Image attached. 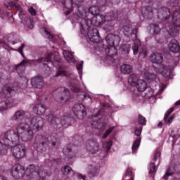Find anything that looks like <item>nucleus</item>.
Segmentation results:
<instances>
[{
	"label": "nucleus",
	"instance_id": "f257e3e1",
	"mask_svg": "<svg viewBox=\"0 0 180 180\" xmlns=\"http://www.w3.org/2000/svg\"><path fill=\"white\" fill-rule=\"evenodd\" d=\"M30 123L27 129V124L19 123L14 129H8L6 131L0 141V155L8 154V150L11 148L13 157L17 159L23 158L26 154V146L20 144V141L27 143L33 139L34 131H39L43 129V120L41 118H34L32 121L27 120Z\"/></svg>",
	"mask_w": 180,
	"mask_h": 180
},
{
	"label": "nucleus",
	"instance_id": "f03ea898",
	"mask_svg": "<svg viewBox=\"0 0 180 180\" xmlns=\"http://www.w3.org/2000/svg\"><path fill=\"white\" fill-rule=\"evenodd\" d=\"M86 13H88L84 6H79L77 7V15L79 18L77 20L80 26V33L83 34L84 37L87 36L88 39L92 43H99L101 36H99L98 29L90 27L89 25L96 27L103 26L105 22L117 19L119 16L117 11L108 13L105 15L97 14V15H94L92 19L86 18Z\"/></svg>",
	"mask_w": 180,
	"mask_h": 180
},
{
	"label": "nucleus",
	"instance_id": "7ed1b4c3",
	"mask_svg": "<svg viewBox=\"0 0 180 180\" xmlns=\"http://www.w3.org/2000/svg\"><path fill=\"white\" fill-rule=\"evenodd\" d=\"M171 13L169 8L167 7H162L157 11V16L161 20H166L165 28L171 36L179 35L180 27V11L178 8L173 13V17L171 18Z\"/></svg>",
	"mask_w": 180,
	"mask_h": 180
},
{
	"label": "nucleus",
	"instance_id": "20e7f679",
	"mask_svg": "<svg viewBox=\"0 0 180 180\" xmlns=\"http://www.w3.org/2000/svg\"><path fill=\"white\" fill-rule=\"evenodd\" d=\"M46 120L50 123L56 130L58 129H61V127H64L67 129L68 126L71 125V117L70 116H63L60 119L57 117L56 115L50 112L46 116Z\"/></svg>",
	"mask_w": 180,
	"mask_h": 180
},
{
	"label": "nucleus",
	"instance_id": "39448f33",
	"mask_svg": "<svg viewBox=\"0 0 180 180\" xmlns=\"http://www.w3.org/2000/svg\"><path fill=\"white\" fill-rule=\"evenodd\" d=\"M34 144L49 147V148H57L60 144V141L55 136L37 135L35 138Z\"/></svg>",
	"mask_w": 180,
	"mask_h": 180
},
{
	"label": "nucleus",
	"instance_id": "423d86ee",
	"mask_svg": "<svg viewBox=\"0 0 180 180\" xmlns=\"http://www.w3.org/2000/svg\"><path fill=\"white\" fill-rule=\"evenodd\" d=\"M39 166L30 165L27 167V169L25 170V174L27 176H29V178H30V179L34 180H44L46 176H50V172L46 171L39 172Z\"/></svg>",
	"mask_w": 180,
	"mask_h": 180
},
{
	"label": "nucleus",
	"instance_id": "0eeeda50",
	"mask_svg": "<svg viewBox=\"0 0 180 180\" xmlns=\"http://www.w3.org/2000/svg\"><path fill=\"white\" fill-rule=\"evenodd\" d=\"M145 78L147 79V81H149V84H150V88L154 92H155L156 95H161L162 92H164V89L167 88L165 84L158 86V82L160 81V79L157 77L155 74L146 72Z\"/></svg>",
	"mask_w": 180,
	"mask_h": 180
},
{
	"label": "nucleus",
	"instance_id": "6e6552de",
	"mask_svg": "<svg viewBox=\"0 0 180 180\" xmlns=\"http://www.w3.org/2000/svg\"><path fill=\"white\" fill-rule=\"evenodd\" d=\"M53 98L59 103H65L71 99V94L65 87H59L53 91Z\"/></svg>",
	"mask_w": 180,
	"mask_h": 180
},
{
	"label": "nucleus",
	"instance_id": "1a4fd4ad",
	"mask_svg": "<svg viewBox=\"0 0 180 180\" xmlns=\"http://www.w3.org/2000/svg\"><path fill=\"white\" fill-rule=\"evenodd\" d=\"M39 118L42 120V127L44 126V120L41 117L39 116H35L32 118H29L26 117V112L23 110H19L16 111L13 117V120L15 122H22V120H24V122H20V123H25V124H27L28 127H27V130H29V128H30V122H32L33 119ZM29 120V122H27Z\"/></svg>",
	"mask_w": 180,
	"mask_h": 180
},
{
	"label": "nucleus",
	"instance_id": "9d476101",
	"mask_svg": "<svg viewBox=\"0 0 180 180\" xmlns=\"http://www.w3.org/2000/svg\"><path fill=\"white\" fill-rule=\"evenodd\" d=\"M25 174H26L25 167L20 164H15L14 166H13L11 169V175L14 179H20V178H23V176H25Z\"/></svg>",
	"mask_w": 180,
	"mask_h": 180
},
{
	"label": "nucleus",
	"instance_id": "9b49d317",
	"mask_svg": "<svg viewBox=\"0 0 180 180\" xmlns=\"http://www.w3.org/2000/svg\"><path fill=\"white\" fill-rule=\"evenodd\" d=\"M132 50L134 56L139 54V57H141V58L147 57V47L146 46H140V41L133 44Z\"/></svg>",
	"mask_w": 180,
	"mask_h": 180
},
{
	"label": "nucleus",
	"instance_id": "f8f14e48",
	"mask_svg": "<svg viewBox=\"0 0 180 180\" xmlns=\"http://www.w3.org/2000/svg\"><path fill=\"white\" fill-rule=\"evenodd\" d=\"M4 5L5 6H6L7 9H12V8H16L17 11H20V13L18 14L20 19H21V20H27V16L25 14H23V12H22V7L20 6V5L10 1V0H6L4 2Z\"/></svg>",
	"mask_w": 180,
	"mask_h": 180
},
{
	"label": "nucleus",
	"instance_id": "ddd939ff",
	"mask_svg": "<svg viewBox=\"0 0 180 180\" xmlns=\"http://www.w3.org/2000/svg\"><path fill=\"white\" fill-rule=\"evenodd\" d=\"M73 113L77 119H84L86 116L85 107L82 104H76L72 108Z\"/></svg>",
	"mask_w": 180,
	"mask_h": 180
},
{
	"label": "nucleus",
	"instance_id": "4468645a",
	"mask_svg": "<svg viewBox=\"0 0 180 180\" xmlns=\"http://www.w3.org/2000/svg\"><path fill=\"white\" fill-rule=\"evenodd\" d=\"M117 45H108L107 48L105 49V53L110 57L108 58V61L110 65H115V59L112 58L113 56H116L117 54V49H116Z\"/></svg>",
	"mask_w": 180,
	"mask_h": 180
},
{
	"label": "nucleus",
	"instance_id": "2eb2a0df",
	"mask_svg": "<svg viewBox=\"0 0 180 180\" xmlns=\"http://www.w3.org/2000/svg\"><path fill=\"white\" fill-rule=\"evenodd\" d=\"M16 91H18V87H11L8 85H6L1 89L0 95H1L3 98H11V96H12V95H13Z\"/></svg>",
	"mask_w": 180,
	"mask_h": 180
},
{
	"label": "nucleus",
	"instance_id": "dca6fc26",
	"mask_svg": "<svg viewBox=\"0 0 180 180\" xmlns=\"http://www.w3.org/2000/svg\"><path fill=\"white\" fill-rule=\"evenodd\" d=\"M59 58L57 53H49L46 58H39V63H44V65L51 64L53 65V61H58Z\"/></svg>",
	"mask_w": 180,
	"mask_h": 180
},
{
	"label": "nucleus",
	"instance_id": "f3484780",
	"mask_svg": "<svg viewBox=\"0 0 180 180\" xmlns=\"http://www.w3.org/2000/svg\"><path fill=\"white\" fill-rule=\"evenodd\" d=\"M83 1L84 0H65V1L63 3V10H67L65 14L70 15V13H71L73 4H75V5H79V4Z\"/></svg>",
	"mask_w": 180,
	"mask_h": 180
},
{
	"label": "nucleus",
	"instance_id": "a211bd4d",
	"mask_svg": "<svg viewBox=\"0 0 180 180\" xmlns=\"http://www.w3.org/2000/svg\"><path fill=\"white\" fill-rule=\"evenodd\" d=\"M86 148L91 154H96L99 151V144L95 141H89L86 144Z\"/></svg>",
	"mask_w": 180,
	"mask_h": 180
},
{
	"label": "nucleus",
	"instance_id": "6ab92c4d",
	"mask_svg": "<svg viewBox=\"0 0 180 180\" xmlns=\"http://www.w3.org/2000/svg\"><path fill=\"white\" fill-rule=\"evenodd\" d=\"M108 46H119L120 43V37L113 34H109L105 38Z\"/></svg>",
	"mask_w": 180,
	"mask_h": 180
},
{
	"label": "nucleus",
	"instance_id": "aec40b11",
	"mask_svg": "<svg viewBox=\"0 0 180 180\" xmlns=\"http://www.w3.org/2000/svg\"><path fill=\"white\" fill-rule=\"evenodd\" d=\"M18 105V102L16 100H8L6 99L0 103V110L4 112V110H7L9 108H13V106H16Z\"/></svg>",
	"mask_w": 180,
	"mask_h": 180
},
{
	"label": "nucleus",
	"instance_id": "412c9836",
	"mask_svg": "<svg viewBox=\"0 0 180 180\" xmlns=\"http://www.w3.org/2000/svg\"><path fill=\"white\" fill-rule=\"evenodd\" d=\"M154 12H157V10H153V8L150 6H145L141 8L142 16L144 19H153Z\"/></svg>",
	"mask_w": 180,
	"mask_h": 180
},
{
	"label": "nucleus",
	"instance_id": "4be33fe9",
	"mask_svg": "<svg viewBox=\"0 0 180 180\" xmlns=\"http://www.w3.org/2000/svg\"><path fill=\"white\" fill-rule=\"evenodd\" d=\"M150 60L153 64H157V65H161L162 61H164V57L162 54L158 52L152 53L150 56Z\"/></svg>",
	"mask_w": 180,
	"mask_h": 180
},
{
	"label": "nucleus",
	"instance_id": "5701e85b",
	"mask_svg": "<svg viewBox=\"0 0 180 180\" xmlns=\"http://www.w3.org/2000/svg\"><path fill=\"white\" fill-rule=\"evenodd\" d=\"M31 84L34 88L41 89L44 86V79L41 76H36L31 79Z\"/></svg>",
	"mask_w": 180,
	"mask_h": 180
},
{
	"label": "nucleus",
	"instance_id": "b1692460",
	"mask_svg": "<svg viewBox=\"0 0 180 180\" xmlns=\"http://www.w3.org/2000/svg\"><path fill=\"white\" fill-rule=\"evenodd\" d=\"M175 66L171 67L169 65H160L158 71L163 75V77H165V78H168V77L171 75V72H172Z\"/></svg>",
	"mask_w": 180,
	"mask_h": 180
},
{
	"label": "nucleus",
	"instance_id": "393cba45",
	"mask_svg": "<svg viewBox=\"0 0 180 180\" xmlns=\"http://www.w3.org/2000/svg\"><path fill=\"white\" fill-rule=\"evenodd\" d=\"M93 129H98V130H103L105 127V120L103 118H95L91 123Z\"/></svg>",
	"mask_w": 180,
	"mask_h": 180
},
{
	"label": "nucleus",
	"instance_id": "a878e982",
	"mask_svg": "<svg viewBox=\"0 0 180 180\" xmlns=\"http://www.w3.org/2000/svg\"><path fill=\"white\" fill-rule=\"evenodd\" d=\"M169 49L172 53H179V42H178L176 39H172L170 43L169 44Z\"/></svg>",
	"mask_w": 180,
	"mask_h": 180
},
{
	"label": "nucleus",
	"instance_id": "bb28decb",
	"mask_svg": "<svg viewBox=\"0 0 180 180\" xmlns=\"http://www.w3.org/2000/svg\"><path fill=\"white\" fill-rule=\"evenodd\" d=\"M29 63L28 60H23L20 64L17 65L15 67V70L20 78H22V72H25V70H26V64Z\"/></svg>",
	"mask_w": 180,
	"mask_h": 180
},
{
	"label": "nucleus",
	"instance_id": "cd10ccee",
	"mask_svg": "<svg viewBox=\"0 0 180 180\" xmlns=\"http://www.w3.org/2000/svg\"><path fill=\"white\" fill-rule=\"evenodd\" d=\"M33 110L37 115H44L46 113V110H47V107L42 103L37 104Z\"/></svg>",
	"mask_w": 180,
	"mask_h": 180
},
{
	"label": "nucleus",
	"instance_id": "c85d7f7f",
	"mask_svg": "<svg viewBox=\"0 0 180 180\" xmlns=\"http://www.w3.org/2000/svg\"><path fill=\"white\" fill-rule=\"evenodd\" d=\"M172 112H174V108H170L169 110L167 111V112L165 114L164 117V120L166 123H167L168 126H170L171 123H172V120L175 119V115H172V116H170ZM168 117L169 118L168 119Z\"/></svg>",
	"mask_w": 180,
	"mask_h": 180
},
{
	"label": "nucleus",
	"instance_id": "c756f323",
	"mask_svg": "<svg viewBox=\"0 0 180 180\" xmlns=\"http://www.w3.org/2000/svg\"><path fill=\"white\" fill-rule=\"evenodd\" d=\"M120 70L122 74H124L125 75H129L133 71V66L129 64L124 63L120 67Z\"/></svg>",
	"mask_w": 180,
	"mask_h": 180
},
{
	"label": "nucleus",
	"instance_id": "7c9ffc66",
	"mask_svg": "<svg viewBox=\"0 0 180 180\" xmlns=\"http://www.w3.org/2000/svg\"><path fill=\"white\" fill-rule=\"evenodd\" d=\"M135 86L139 92H144L147 89V82L143 79H139Z\"/></svg>",
	"mask_w": 180,
	"mask_h": 180
},
{
	"label": "nucleus",
	"instance_id": "2f4dec72",
	"mask_svg": "<svg viewBox=\"0 0 180 180\" xmlns=\"http://www.w3.org/2000/svg\"><path fill=\"white\" fill-rule=\"evenodd\" d=\"M85 9L86 10V18H88V15H89V13H91V15H93V16H96L97 15H99V7H98L97 6H91L89 8V9H88V8L85 7Z\"/></svg>",
	"mask_w": 180,
	"mask_h": 180
},
{
	"label": "nucleus",
	"instance_id": "473e14b6",
	"mask_svg": "<svg viewBox=\"0 0 180 180\" xmlns=\"http://www.w3.org/2000/svg\"><path fill=\"white\" fill-rule=\"evenodd\" d=\"M123 30L124 34H125V36H127L128 37L130 36H134V37H137V34H136L137 33V31L133 30V28L125 25L123 27Z\"/></svg>",
	"mask_w": 180,
	"mask_h": 180
},
{
	"label": "nucleus",
	"instance_id": "72a5a7b5",
	"mask_svg": "<svg viewBox=\"0 0 180 180\" xmlns=\"http://www.w3.org/2000/svg\"><path fill=\"white\" fill-rule=\"evenodd\" d=\"M139 81H140V79H139V77H137L136 74H131L128 77V84H129L131 86H136Z\"/></svg>",
	"mask_w": 180,
	"mask_h": 180
},
{
	"label": "nucleus",
	"instance_id": "f704fd0d",
	"mask_svg": "<svg viewBox=\"0 0 180 180\" xmlns=\"http://www.w3.org/2000/svg\"><path fill=\"white\" fill-rule=\"evenodd\" d=\"M63 54L65 60H67L68 63H74L75 61H76L75 58H74V55L72 54V53L65 50L63 51Z\"/></svg>",
	"mask_w": 180,
	"mask_h": 180
},
{
	"label": "nucleus",
	"instance_id": "c9c22d12",
	"mask_svg": "<svg viewBox=\"0 0 180 180\" xmlns=\"http://www.w3.org/2000/svg\"><path fill=\"white\" fill-rule=\"evenodd\" d=\"M116 20V18L113 19L112 20L107 21L103 27L105 32H112V30L115 29V22H113V20Z\"/></svg>",
	"mask_w": 180,
	"mask_h": 180
},
{
	"label": "nucleus",
	"instance_id": "e433bc0d",
	"mask_svg": "<svg viewBox=\"0 0 180 180\" xmlns=\"http://www.w3.org/2000/svg\"><path fill=\"white\" fill-rule=\"evenodd\" d=\"M140 143H141V138H137L134 141L131 147L133 154H136V153H137V150H139V147H140Z\"/></svg>",
	"mask_w": 180,
	"mask_h": 180
},
{
	"label": "nucleus",
	"instance_id": "4c0bfd02",
	"mask_svg": "<svg viewBox=\"0 0 180 180\" xmlns=\"http://www.w3.org/2000/svg\"><path fill=\"white\" fill-rule=\"evenodd\" d=\"M41 32H44V37L46 39H49V40H52L53 43H56V39H54V35L50 34L47 30L44 27L41 29Z\"/></svg>",
	"mask_w": 180,
	"mask_h": 180
},
{
	"label": "nucleus",
	"instance_id": "58836bf2",
	"mask_svg": "<svg viewBox=\"0 0 180 180\" xmlns=\"http://www.w3.org/2000/svg\"><path fill=\"white\" fill-rule=\"evenodd\" d=\"M150 32L153 34H158V33L161 32V28H160V25L157 24H152L150 25Z\"/></svg>",
	"mask_w": 180,
	"mask_h": 180
},
{
	"label": "nucleus",
	"instance_id": "ea45409f",
	"mask_svg": "<svg viewBox=\"0 0 180 180\" xmlns=\"http://www.w3.org/2000/svg\"><path fill=\"white\" fill-rule=\"evenodd\" d=\"M120 51H122L123 54H129L130 52V44H125L120 47Z\"/></svg>",
	"mask_w": 180,
	"mask_h": 180
},
{
	"label": "nucleus",
	"instance_id": "a19ab883",
	"mask_svg": "<svg viewBox=\"0 0 180 180\" xmlns=\"http://www.w3.org/2000/svg\"><path fill=\"white\" fill-rule=\"evenodd\" d=\"M89 176L90 178H94V176H95V174H96V172H98V167L93 166V165H89Z\"/></svg>",
	"mask_w": 180,
	"mask_h": 180
},
{
	"label": "nucleus",
	"instance_id": "79ce46f5",
	"mask_svg": "<svg viewBox=\"0 0 180 180\" xmlns=\"http://www.w3.org/2000/svg\"><path fill=\"white\" fill-rule=\"evenodd\" d=\"M72 150L70 146H65L63 150V154L68 156V158H74V157L71 156Z\"/></svg>",
	"mask_w": 180,
	"mask_h": 180
},
{
	"label": "nucleus",
	"instance_id": "37998d69",
	"mask_svg": "<svg viewBox=\"0 0 180 180\" xmlns=\"http://www.w3.org/2000/svg\"><path fill=\"white\" fill-rule=\"evenodd\" d=\"M138 123L141 126H146L147 124V120L141 115H139L138 116Z\"/></svg>",
	"mask_w": 180,
	"mask_h": 180
},
{
	"label": "nucleus",
	"instance_id": "c03bdc74",
	"mask_svg": "<svg viewBox=\"0 0 180 180\" xmlns=\"http://www.w3.org/2000/svg\"><path fill=\"white\" fill-rule=\"evenodd\" d=\"M112 144L113 143L112 141H108L103 144V147L105 150L106 153H109V150H110Z\"/></svg>",
	"mask_w": 180,
	"mask_h": 180
},
{
	"label": "nucleus",
	"instance_id": "a18cd8bd",
	"mask_svg": "<svg viewBox=\"0 0 180 180\" xmlns=\"http://www.w3.org/2000/svg\"><path fill=\"white\" fill-rule=\"evenodd\" d=\"M62 172L65 175H67L70 174V172H74V171L70 166H65L63 168H62Z\"/></svg>",
	"mask_w": 180,
	"mask_h": 180
},
{
	"label": "nucleus",
	"instance_id": "49530a36",
	"mask_svg": "<svg viewBox=\"0 0 180 180\" xmlns=\"http://www.w3.org/2000/svg\"><path fill=\"white\" fill-rule=\"evenodd\" d=\"M25 46H26V44L23 43L18 49H14V51H18L25 58V54H23V49H25Z\"/></svg>",
	"mask_w": 180,
	"mask_h": 180
},
{
	"label": "nucleus",
	"instance_id": "de8ad7c7",
	"mask_svg": "<svg viewBox=\"0 0 180 180\" xmlns=\"http://www.w3.org/2000/svg\"><path fill=\"white\" fill-rule=\"evenodd\" d=\"M22 41V39H20V37L18 35L15 34L14 35V39L11 41V44H18V43H20Z\"/></svg>",
	"mask_w": 180,
	"mask_h": 180
},
{
	"label": "nucleus",
	"instance_id": "09e8293b",
	"mask_svg": "<svg viewBox=\"0 0 180 180\" xmlns=\"http://www.w3.org/2000/svg\"><path fill=\"white\" fill-rule=\"evenodd\" d=\"M141 131H143L142 126L135 127V131H134L135 136H141Z\"/></svg>",
	"mask_w": 180,
	"mask_h": 180
},
{
	"label": "nucleus",
	"instance_id": "8fccbe9b",
	"mask_svg": "<svg viewBox=\"0 0 180 180\" xmlns=\"http://www.w3.org/2000/svg\"><path fill=\"white\" fill-rule=\"evenodd\" d=\"M82 64H84V62H82V63H79L77 65V70L79 71V75L80 77V78H82Z\"/></svg>",
	"mask_w": 180,
	"mask_h": 180
},
{
	"label": "nucleus",
	"instance_id": "3c124183",
	"mask_svg": "<svg viewBox=\"0 0 180 180\" xmlns=\"http://www.w3.org/2000/svg\"><path fill=\"white\" fill-rule=\"evenodd\" d=\"M150 172L154 174V172H157V167H155V163L152 162L150 164Z\"/></svg>",
	"mask_w": 180,
	"mask_h": 180
},
{
	"label": "nucleus",
	"instance_id": "603ef678",
	"mask_svg": "<svg viewBox=\"0 0 180 180\" xmlns=\"http://www.w3.org/2000/svg\"><path fill=\"white\" fill-rule=\"evenodd\" d=\"M113 129H115V127H110L105 132V134L103 135V139H106V137H108V136H109L110 133H112V131H113Z\"/></svg>",
	"mask_w": 180,
	"mask_h": 180
},
{
	"label": "nucleus",
	"instance_id": "864d4df0",
	"mask_svg": "<svg viewBox=\"0 0 180 180\" xmlns=\"http://www.w3.org/2000/svg\"><path fill=\"white\" fill-rule=\"evenodd\" d=\"M170 5L171 6H179V0H170Z\"/></svg>",
	"mask_w": 180,
	"mask_h": 180
},
{
	"label": "nucleus",
	"instance_id": "5fc2aeb1",
	"mask_svg": "<svg viewBox=\"0 0 180 180\" xmlns=\"http://www.w3.org/2000/svg\"><path fill=\"white\" fill-rule=\"evenodd\" d=\"M7 15L9 17L8 22L10 23H13V22H15V19H13V14L12 13H8Z\"/></svg>",
	"mask_w": 180,
	"mask_h": 180
},
{
	"label": "nucleus",
	"instance_id": "6e6d98bb",
	"mask_svg": "<svg viewBox=\"0 0 180 180\" xmlns=\"http://www.w3.org/2000/svg\"><path fill=\"white\" fill-rule=\"evenodd\" d=\"M28 12H30L32 16H36V13H37L36 9H34L33 7H30L28 9Z\"/></svg>",
	"mask_w": 180,
	"mask_h": 180
},
{
	"label": "nucleus",
	"instance_id": "4d7b16f0",
	"mask_svg": "<svg viewBox=\"0 0 180 180\" xmlns=\"http://www.w3.org/2000/svg\"><path fill=\"white\" fill-rule=\"evenodd\" d=\"M60 75H67L65 70H59L57 72L56 77H60Z\"/></svg>",
	"mask_w": 180,
	"mask_h": 180
},
{
	"label": "nucleus",
	"instance_id": "13d9d810",
	"mask_svg": "<svg viewBox=\"0 0 180 180\" xmlns=\"http://www.w3.org/2000/svg\"><path fill=\"white\" fill-rule=\"evenodd\" d=\"M125 175L126 176H131V175H133V172L131 171V169L128 168L127 169Z\"/></svg>",
	"mask_w": 180,
	"mask_h": 180
},
{
	"label": "nucleus",
	"instance_id": "bf43d9fd",
	"mask_svg": "<svg viewBox=\"0 0 180 180\" xmlns=\"http://www.w3.org/2000/svg\"><path fill=\"white\" fill-rule=\"evenodd\" d=\"M161 157V153L160 152H156L154 156V161H157V160H158V158H160Z\"/></svg>",
	"mask_w": 180,
	"mask_h": 180
},
{
	"label": "nucleus",
	"instance_id": "052dcab7",
	"mask_svg": "<svg viewBox=\"0 0 180 180\" xmlns=\"http://www.w3.org/2000/svg\"><path fill=\"white\" fill-rule=\"evenodd\" d=\"M72 92H75V93H78L79 92V87H78V86H73L71 88Z\"/></svg>",
	"mask_w": 180,
	"mask_h": 180
},
{
	"label": "nucleus",
	"instance_id": "680f3d73",
	"mask_svg": "<svg viewBox=\"0 0 180 180\" xmlns=\"http://www.w3.org/2000/svg\"><path fill=\"white\" fill-rule=\"evenodd\" d=\"M174 172H171V169H169L166 172V176H164L165 179H167V176H171Z\"/></svg>",
	"mask_w": 180,
	"mask_h": 180
},
{
	"label": "nucleus",
	"instance_id": "e2e57ef3",
	"mask_svg": "<svg viewBox=\"0 0 180 180\" xmlns=\"http://www.w3.org/2000/svg\"><path fill=\"white\" fill-rule=\"evenodd\" d=\"M26 84H27V80L26 79H25V82H24L23 84H18L17 85V86H18V88H22V89H23V88H25V86H26Z\"/></svg>",
	"mask_w": 180,
	"mask_h": 180
},
{
	"label": "nucleus",
	"instance_id": "0e129e2a",
	"mask_svg": "<svg viewBox=\"0 0 180 180\" xmlns=\"http://www.w3.org/2000/svg\"><path fill=\"white\" fill-rule=\"evenodd\" d=\"M77 176L79 178V179L86 180V176H82V174H77Z\"/></svg>",
	"mask_w": 180,
	"mask_h": 180
},
{
	"label": "nucleus",
	"instance_id": "69168bd1",
	"mask_svg": "<svg viewBox=\"0 0 180 180\" xmlns=\"http://www.w3.org/2000/svg\"><path fill=\"white\" fill-rule=\"evenodd\" d=\"M84 101H89V102H92V99H91V97L84 96Z\"/></svg>",
	"mask_w": 180,
	"mask_h": 180
},
{
	"label": "nucleus",
	"instance_id": "338daca9",
	"mask_svg": "<svg viewBox=\"0 0 180 180\" xmlns=\"http://www.w3.org/2000/svg\"><path fill=\"white\" fill-rule=\"evenodd\" d=\"M30 25L28 26L29 29H33V27H34V26L33 25V22L32 20H30Z\"/></svg>",
	"mask_w": 180,
	"mask_h": 180
},
{
	"label": "nucleus",
	"instance_id": "774afa93",
	"mask_svg": "<svg viewBox=\"0 0 180 180\" xmlns=\"http://www.w3.org/2000/svg\"><path fill=\"white\" fill-rule=\"evenodd\" d=\"M175 105H177V106H178V105H180V100L178 101H176V102L175 103Z\"/></svg>",
	"mask_w": 180,
	"mask_h": 180
}]
</instances>
